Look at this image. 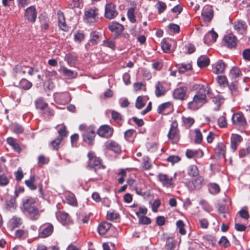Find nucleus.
<instances>
[{"instance_id":"obj_31","label":"nucleus","mask_w":250,"mask_h":250,"mask_svg":"<svg viewBox=\"0 0 250 250\" xmlns=\"http://www.w3.org/2000/svg\"><path fill=\"white\" fill-rule=\"evenodd\" d=\"M111 114V118L114 121L120 126L122 125L123 123V119L122 115L115 110H112Z\"/></svg>"},{"instance_id":"obj_62","label":"nucleus","mask_w":250,"mask_h":250,"mask_svg":"<svg viewBox=\"0 0 250 250\" xmlns=\"http://www.w3.org/2000/svg\"><path fill=\"white\" fill-rule=\"evenodd\" d=\"M230 73L235 78H238L242 75L241 70L237 67H233L231 69Z\"/></svg>"},{"instance_id":"obj_48","label":"nucleus","mask_w":250,"mask_h":250,"mask_svg":"<svg viewBox=\"0 0 250 250\" xmlns=\"http://www.w3.org/2000/svg\"><path fill=\"white\" fill-rule=\"evenodd\" d=\"M177 228L179 229V232L181 235H185L186 234V230L185 229V225L184 222L179 220L176 222Z\"/></svg>"},{"instance_id":"obj_51","label":"nucleus","mask_w":250,"mask_h":250,"mask_svg":"<svg viewBox=\"0 0 250 250\" xmlns=\"http://www.w3.org/2000/svg\"><path fill=\"white\" fill-rule=\"evenodd\" d=\"M119 217V214L115 211H109L106 214V218L109 220L113 221L117 219Z\"/></svg>"},{"instance_id":"obj_40","label":"nucleus","mask_w":250,"mask_h":250,"mask_svg":"<svg viewBox=\"0 0 250 250\" xmlns=\"http://www.w3.org/2000/svg\"><path fill=\"white\" fill-rule=\"evenodd\" d=\"M43 75L45 77L46 81H50L56 78L57 75V72L55 70L49 71L45 70L43 71Z\"/></svg>"},{"instance_id":"obj_33","label":"nucleus","mask_w":250,"mask_h":250,"mask_svg":"<svg viewBox=\"0 0 250 250\" xmlns=\"http://www.w3.org/2000/svg\"><path fill=\"white\" fill-rule=\"evenodd\" d=\"M101 45L110 48L112 50H115L116 49V43L114 40L105 38L103 40Z\"/></svg>"},{"instance_id":"obj_56","label":"nucleus","mask_w":250,"mask_h":250,"mask_svg":"<svg viewBox=\"0 0 250 250\" xmlns=\"http://www.w3.org/2000/svg\"><path fill=\"white\" fill-rule=\"evenodd\" d=\"M182 121L184 123L185 125L187 127H190L194 123V119L193 118L191 117H182Z\"/></svg>"},{"instance_id":"obj_15","label":"nucleus","mask_w":250,"mask_h":250,"mask_svg":"<svg viewBox=\"0 0 250 250\" xmlns=\"http://www.w3.org/2000/svg\"><path fill=\"white\" fill-rule=\"evenodd\" d=\"M37 12L34 6H30L25 9L24 17L28 21L34 23L37 18Z\"/></svg>"},{"instance_id":"obj_5","label":"nucleus","mask_w":250,"mask_h":250,"mask_svg":"<svg viewBox=\"0 0 250 250\" xmlns=\"http://www.w3.org/2000/svg\"><path fill=\"white\" fill-rule=\"evenodd\" d=\"M102 33L95 30L90 33V39L85 44L86 50H92L97 48V44L100 42L102 39Z\"/></svg>"},{"instance_id":"obj_1","label":"nucleus","mask_w":250,"mask_h":250,"mask_svg":"<svg viewBox=\"0 0 250 250\" xmlns=\"http://www.w3.org/2000/svg\"><path fill=\"white\" fill-rule=\"evenodd\" d=\"M211 93L210 87L208 85L199 84L198 90L193 98V100L188 104V107L191 110L196 111L207 103V94Z\"/></svg>"},{"instance_id":"obj_49","label":"nucleus","mask_w":250,"mask_h":250,"mask_svg":"<svg viewBox=\"0 0 250 250\" xmlns=\"http://www.w3.org/2000/svg\"><path fill=\"white\" fill-rule=\"evenodd\" d=\"M188 174L192 177H196L199 174L198 169L196 166L191 165L189 167Z\"/></svg>"},{"instance_id":"obj_30","label":"nucleus","mask_w":250,"mask_h":250,"mask_svg":"<svg viewBox=\"0 0 250 250\" xmlns=\"http://www.w3.org/2000/svg\"><path fill=\"white\" fill-rule=\"evenodd\" d=\"M56 217L62 225H65L67 224V220L69 217V214L64 212L58 211L56 213Z\"/></svg>"},{"instance_id":"obj_50","label":"nucleus","mask_w":250,"mask_h":250,"mask_svg":"<svg viewBox=\"0 0 250 250\" xmlns=\"http://www.w3.org/2000/svg\"><path fill=\"white\" fill-rule=\"evenodd\" d=\"M192 68V65L190 63H181L179 65L178 70L180 73H183Z\"/></svg>"},{"instance_id":"obj_52","label":"nucleus","mask_w":250,"mask_h":250,"mask_svg":"<svg viewBox=\"0 0 250 250\" xmlns=\"http://www.w3.org/2000/svg\"><path fill=\"white\" fill-rule=\"evenodd\" d=\"M156 6L158 9V13L159 14L162 13L167 7L166 3L162 1H158L156 4Z\"/></svg>"},{"instance_id":"obj_57","label":"nucleus","mask_w":250,"mask_h":250,"mask_svg":"<svg viewBox=\"0 0 250 250\" xmlns=\"http://www.w3.org/2000/svg\"><path fill=\"white\" fill-rule=\"evenodd\" d=\"M7 143L15 151L19 153L21 151V146L17 142H7Z\"/></svg>"},{"instance_id":"obj_6","label":"nucleus","mask_w":250,"mask_h":250,"mask_svg":"<svg viewBox=\"0 0 250 250\" xmlns=\"http://www.w3.org/2000/svg\"><path fill=\"white\" fill-rule=\"evenodd\" d=\"M231 121L235 128H245L247 126L246 119L242 112L234 113L231 117Z\"/></svg>"},{"instance_id":"obj_29","label":"nucleus","mask_w":250,"mask_h":250,"mask_svg":"<svg viewBox=\"0 0 250 250\" xmlns=\"http://www.w3.org/2000/svg\"><path fill=\"white\" fill-rule=\"evenodd\" d=\"M209 63V59L207 56H201L197 60V64L201 68L207 67Z\"/></svg>"},{"instance_id":"obj_18","label":"nucleus","mask_w":250,"mask_h":250,"mask_svg":"<svg viewBox=\"0 0 250 250\" xmlns=\"http://www.w3.org/2000/svg\"><path fill=\"white\" fill-rule=\"evenodd\" d=\"M57 103L60 104H65L69 103L71 100L68 92L57 93L55 96Z\"/></svg>"},{"instance_id":"obj_26","label":"nucleus","mask_w":250,"mask_h":250,"mask_svg":"<svg viewBox=\"0 0 250 250\" xmlns=\"http://www.w3.org/2000/svg\"><path fill=\"white\" fill-rule=\"evenodd\" d=\"M58 14L59 15L58 26L60 29L63 31H67L68 30V28L65 22L64 16L62 13L61 14H60L58 12Z\"/></svg>"},{"instance_id":"obj_2","label":"nucleus","mask_w":250,"mask_h":250,"mask_svg":"<svg viewBox=\"0 0 250 250\" xmlns=\"http://www.w3.org/2000/svg\"><path fill=\"white\" fill-rule=\"evenodd\" d=\"M37 199L30 196H25L21 199V211L28 215L33 221L37 220L40 215L41 211L36 207Z\"/></svg>"},{"instance_id":"obj_55","label":"nucleus","mask_w":250,"mask_h":250,"mask_svg":"<svg viewBox=\"0 0 250 250\" xmlns=\"http://www.w3.org/2000/svg\"><path fill=\"white\" fill-rule=\"evenodd\" d=\"M66 200L68 203L69 205H71L73 206H77V200L74 194H69L66 196Z\"/></svg>"},{"instance_id":"obj_53","label":"nucleus","mask_w":250,"mask_h":250,"mask_svg":"<svg viewBox=\"0 0 250 250\" xmlns=\"http://www.w3.org/2000/svg\"><path fill=\"white\" fill-rule=\"evenodd\" d=\"M146 147L147 148V151L153 153L156 152L157 150V144L156 143H150L149 142H147L146 145Z\"/></svg>"},{"instance_id":"obj_45","label":"nucleus","mask_w":250,"mask_h":250,"mask_svg":"<svg viewBox=\"0 0 250 250\" xmlns=\"http://www.w3.org/2000/svg\"><path fill=\"white\" fill-rule=\"evenodd\" d=\"M134 11V8L131 7L128 10L127 12V18L129 21L132 23H134L136 21Z\"/></svg>"},{"instance_id":"obj_20","label":"nucleus","mask_w":250,"mask_h":250,"mask_svg":"<svg viewBox=\"0 0 250 250\" xmlns=\"http://www.w3.org/2000/svg\"><path fill=\"white\" fill-rule=\"evenodd\" d=\"M108 28L110 31L115 33L116 36L121 35L124 29V27L122 24L116 21H112L110 23Z\"/></svg>"},{"instance_id":"obj_38","label":"nucleus","mask_w":250,"mask_h":250,"mask_svg":"<svg viewBox=\"0 0 250 250\" xmlns=\"http://www.w3.org/2000/svg\"><path fill=\"white\" fill-rule=\"evenodd\" d=\"M195 137L194 141H202L203 137H205L207 130L203 129V131H201L199 129H195L194 130Z\"/></svg>"},{"instance_id":"obj_11","label":"nucleus","mask_w":250,"mask_h":250,"mask_svg":"<svg viewBox=\"0 0 250 250\" xmlns=\"http://www.w3.org/2000/svg\"><path fill=\"white\" fill-rule=\"evenodd\" d=\"M118 14L116 9L115 5L109 2L106 4L105 6L104 17L109 20L114 19Z\"/></svg>"},{"instance_id":"obj_23","label":"nucleus","mask_w":250,"mask_h":250,"mask_svg":"<svg viewBox=\"0 0 250 250\" xmlns=\"http://www.w3.org/2000/svg\"><path fill=\"white\" fill-rule=\"evenodd\" d=\"M247 25L246 22L242 20L235 21L234 29L239 34H243L246 32Z\"/></svg>"},{"instance_id":"obj_8","label":"nucleus","mask_w":250,"mask_h":250,"mask_svg":"<svg viewBox=\"0 0 250 250\" xmlns=\"http://www.w3.org/2000/svg\"><path fill=\"white\" fill-rule=\"evenodd\" d=\"M53 231L54 226L51 223H44L40 228L39 237L41 238H45L51 236Z\"/></svg>"},{"instance_id":"obj_39","label":"nucleus","mask_w":250,"mask_h":250,"mask_svg":"<svg viewBox=\"0 0 250 250\" xmlns=\"http://www.w3.org/2000/svg\"><path fill=\"white\" fill-rule=\"evenodd\" d=\"M161 48L164 53H169L171 52V44L166 39H163L161 41Z\"/></svg>"},{"instance_id":"obj_60","label":"nucleus","mask_w":250,"mask_h":250,"mask_svg":"<svg viewBox=\"0 0 250 250\" xmlns=\"http://www.w3.org/2000/svg\"><path fill=\"white\" fill-rule=\"evenodd\" d=\"M144 97L141 96H139L137 98L135 106L138 109L142 108L145 105V103L144 102Z\"/></svg>"},{"instance_id":"obj_28","label":"nucleus","mask_w":250,"mask_h":250,"mask_svg":"<svg viewBox=\"0 0 250 250\" xmlns=\"http://www.w3.org/2000/svg\"><path fill=\"white\" fill-rule=\"evenodd\" d=\"M36 177L35 175H32L29 179L24 181L25 185L31 190H35L37 188V186L35 184Z\"/></svg>"},{"instance_id":"obj_24","label":"nucleus","mask_w":250,"mask_h":250,"mask_svg":"<svg viewBox=\"0 0 250 250\" xmlns=\"http://www.w3.org/2000/svg\"><path fill=\"white\" fill-rule=\"evenodd\" d=\"M58 136L54 141H62L68 136L69 132L67 130L66 126L64 125H61V127L58 130Z\"/></svg>"},{"instance_id":"obj_54","label":"nucleus","mask_w":250,"mask_h":250,"mask_svg":"<svg viewBox=\"0 0 250 250\" xmlns=\"http://www.w3.org/2000/svg\"><path fill=\"white\" fill-rule=\"evenodd\" d=\"M9 183V179L5 174L0 175V186L5 187Z\"/></svg>"},{"instance_id":"obj_35","label":"nucleus","mask_w":250,"mask_h":250,"mask_svg":"<svg viewBox=\"0 0 250 250\" xmlns=\"http://www.w3.org/2000/svg\"><path fill=\"white\" fill-rule=\"evenodd\" d=\"M106 147L116 153L119 154L121 152V147L116 142H110L108 145L106 144Z\"/></svg>"},{"instance_id":"obj_14","label":"nucleus","mask_w":250,"mask_h":250,"mask_svg":"<svg viewBox=\"0 0 250 250\" xmlns=\"http://www.w3.org/2000/svg\"><path fill=\"white\" fill-rule=\"evenodd\" d=\"M167 136L170 140H174L175 141H179L180 140L179 131L178 129V124L176 120L171 123Z\"/></svg>"},{"instance_id":"obj_9","label":"nucleus","mask_w":250,"mask_h":250,"mask_svg":"<svg viewBox=\"0 0 250 250\" xmlns=\"http://www.w3.org/2000/svg\"><path fill=\"white\" fill-rule=\"evenodd\" d=\"M113 131L112 127L107 125H104L97 129V134L101 137L109 139L113 135Z\"/></svg>"},{"instance_id":"obj_58","label":"nucleus","mask_w":250,"mask_h":250,"mask_svg":"<svg viewBox=\"0 0 250 250\" xmlns=\"http://www.w3.org/2000/svg\"><path fill=\"white\" fill-rule=\"evenodd\" d=\"M49 159L43 155H41L39 156L38 159V164L39 166L47 164L49 163Z\"/></svg>"},{"instance_id":"obj_41","label":"nucleus","mask_w":250,"mask_h":250,"mask_svg":"<svg viewBox=\"0 0 250 250\" xmlns=\"http://www.w3.org/2000/svg\"><path fill=\"white\" fill-rule=\"evenodd\" d=\"M9 224L11 229H14L22 224V220L21 218L13 217L10 219Z\"/></svg>"},{"instance_id":"obj_3","label":"nucleus","mask_w":250,"mask_h":250,"mask_svg":"<svg viewBox=\"0 0 250 250\" xmlns=\"http://www.w3.org/2000/svg\"><path fill=\"white\" fill-rule=\"evenodd\" d=\"M34 103L36 109L39 111V113L42 117L46 118L53 117L54 115V110L50 108L43 97H38L35 101Z\"/></svg>"},{"instance_id":"obj_44","label":"nucleus","mask_w":250,"mask_h":250,"mask_svg":"<svg viewBox=\"0 0 250 250\" xmlns=\"http://www.w3.org/2000/svg\"><path fill=\"white\" fill-rule=\"evenodd\" d=\"M226 113H224L223 115L221 116L217 120L218 126L221 128H226L228 124L227 119L225 116Z\"/></svg>"},{"instance_id":"obj_36","label":"nucleus","mask_w":250,"mask_h":250,"mask_svg":"<svg viewBox=\"0 0 250 250\" xmlns=\"http://www.w3.org/2000/svg\"><path fill=\"white\" fill-rule=\"evenodd\" d=\"M85 37L83 31L81 30H78L74 34V41L79 43H81L84 40Z\"/></svg>"},{"instance_id":"obj_16","label":"nucleus","mask_w":250,"mask_h":250,"mask_svg":"<svg viewBox=\"0 0 250 250\" xmlns=\"http://www.w3.org/2000/svg\"><path fill=\"white\" fill-rule=\"evenodd\" d=\"M96 127L91 125L82 134L83 141H93L96 134Z\"/></svg>"},{"instance_id":"obj_27","label":"nucleus","mask_w":250,"mask_h":250,"mask_svg":"<svg viewBox=\"0 0 250 250\" xmlns=\"http://www.w3.org/2000/svg\"><path fill=\"white\" fill-rule=\"evenodd\" d=\"M9 127L11 131L17 134H22L24 130L22 125L17 123H12Z\"/></svg>"},{"instance_id":"obj_46","label":"nucleus","mask_w":250,"mask_h":250,"mask_svg":"<svg viewBox=\"0 0 250 250\" xmlns=\"http://www.w3.org/2000/svg\"><path fill=\"white\" fill-rule=\"evenodd\" d=\"M216 81L221 86L225 87V85H228L229 83L226 76H218L216 78Z\"/></svg>"},{"instance_id":"obj_12","label":"nucleus","mask_w":250,"mask_h":250,"mask_svg":"<svg viewBox=\"0 0 250 250\" xmlns=\"http://www.w3.org/2000/svg\"><path fill=\"white\" fill-rule=\"evenodd\" d=\"M157 178L163 187L167 188H173L174 187L173 177H170L165 174L159 173L157 175Z\"/></svg>"},{"instance_id":"obj_37","label":"nucleus","mask_w":250,"mask_h":250,"mask_svg":"<svg viewBox=\"0 0 250 250\" xmlns=\"http://www.w3.org/2000/svg\"><path fill=\"white\" fill-rule=\"evenodd\" d=\"M226 145L224 142L218 143L215 148V151L219 155H222L225 157L226 153Z\"/></svg>"},{"instance_id":"obj_47","label":"nucleus","mask_w":250,"mask_h":250,"mask_svg":"<svg viewBox=\"0 0 250 250\" xmlns=\"http://www.w3.org/2000/svg\"><path fill=\"white\" fill-rule=\"evenodd\" d=\"M83 0H72L68 4V7L70 9L79 8L83 5Z\"/></svg>"},{"instance_id":"obj_17","label":"nucleus","mask_w":250,"mask_h":250,"mask_svg":"<svg viewBox=\"0 0 250 250\" xmlns=\"http://www.w3.org/2000/svg\"><path fill=\"white\" fill-rule=\"evenodd\" d=\"M214 11L208 5L205 6L202 11L201 15L205 22H210L213 17Z\"/></svg>"},{"instance_id":"obj_63","label":"nucleus","mask_w":250,"mask_h":250,"mask_svg":"<svg viewBox=\"0 0 250 250\" xmlns=\"http://www.w3.org/2000/svg\"><path fill=\"white\" fill-rule=\"evenodd\" d=\"M199 204L202 206L203 209L207 212H209L212 210L211 207L205 200H200Z\"/></svg>"},{"instance_id":"obj_32","label":"nucleus","mask_w":250,"mask_h":250,"mask_svg":"<svg viewBox=\"0 0 250 250\" xmlns=\"http://www.w3.org/2000/svg\"><path fill=\"white\" fill-rule=\"evenodd\" d=\"M61 70L63 75L69 79H74L77 76V73L76 71L68 69L65 66L62 67Z\"/></svg>"},{"instance_id":"obj_59","label":"nucleus","mask_w":250,"mask_h":250,"mask_svg":"<svg viewBox=\"0 0 250 250\" xmlns=\"http://www.w3.org/2000/svg\"><path fill=\"white\" fill-rule=\"evenodd\" d=\"M229 88L231 91V94L233 96H236L239 94L237 85L234 83H231L229 85Z\"/></svg>"},{"instance_id":"obj_61","label":"nucleus","mask_w":250,"mask_h":250,"mask_svg":"<svg viewBox=\"0 0 250 250\" xmlns=\"http://www.w3.org/2000/svg\"><path fill=\"white\" fill-rule=\"evenodd\" d=\"M139 217V223L142 225H149L151 223L150 218L145 216L142 215Z\"/></svg>"},{"instance_id":"obj_25","label":"nucleus","mask_w":250,"mask_h":250,"mask_svg":"<svg viewBox=\"0 0 250 250\" xmlns=\"http://www.w3.org/2000/svg\"><path fill=\"white\" fill-rule=\"evenodd\" d=\"M97 229L100 235L105 234L110 229L111 230H115V228H111V224L106 222H103L100 223Z\"/></svg>"},{"instance_id":"obj_22","label":"nucleus","mask_w":250,"mask_h":250,"mask_svg":"<svg viewBox=\"0 0 250 250\" xmlns=\"http://www.w3.org/2000/svg\"><path fill=\"white\" fill-rule=\"evenodd\" d=\"M166 87L164 86L162 82L158 81L155 85V94L157 97H160L164 96L167 93Z\"/></svg>"},{"instance_id":"obj_21","label":"nucleus","mask_w":250,"mask_h":250,"mask_svg":"<svg viewBox=\"0 0 250 250\" xmlns=\"http://www.w3.org/2000/svg\"><path fill=\"white\" fill-rule=\"evenodd\" d=\"M227 64L222 60H219L217 62L212 65L213 72L215 74H218L224 72Z\"/></svg>"},{"instance_id":"obj_34","label":"nucleus","mask_w":250,"mask_h":250,"mask_svg":"<svg viewBox=\"0 0 250 250\" xmlns=\"http://www.w3.org/2000/svg\"><path fill=\"white\" fill-rule=\"evenodd\" d=\"M32 85L31 82L25 78L22 79L19 83V87L24 90L29 89L32 86Z\"/></svg>"},{"instance_id":"obj_42","label":"nucleus","mask_w":250,"mask_h":250,"mask_svg":"<svg viewBox=\"0 0 250 250\" xmlns=\"http://www.w3.org/2000/svg\"><path fill=\"white\" fill-rule=\"evenodd\" d=\"M171 105V103L170 102H166L159 105L158 107L157 111L160 114H164L167 109L170 108Z\"/></svg>"},{"instance_id":"obj_4","label":"nucleus","mask_w":250,"mask_h":250,"mask_svg":"<svg viewBox=\"0 0 250 250\" xmlns=\"http://www.w3.org/2000/svg\"><path fill=\"white\" fill-rule=\"evenodd\" d=\"M87 157L88 161L86 167L89 170H94L96 172L98 169L105 168V167L102 164V159L100 157H96L93 151L88 153Z\"/></svg>"},{"instance_id":"obj_10","label":"nucleus","mask_w":250,"mask_h":250,"mask_svg":"<svg viewBox=\"0 0 250 250\" xmlns=\"http://www.w3.org/2000/svg\"><path fill=\"white\" fill-rule=\"evenodd\" d=\"M224 45L228 48L235 49L238 43L237 38L232 34L229 33L225 35L223 38Z\"/></svg>"},{"instance_id":"obj_7","label":"nucleus","mask_w":250,"mask_h":250,"mask_svg":"<svg viewBox=\"0 0 250 250\" xmlns=\"http://www.w3.org/2000/svg\"><path fill=\"white\" fill-rule=\"evenodd\" d=\"M99 9L96 7H92L85 10L83 20L87 22L92 23L97 21L98 19Z\"/></svg>"},{"instance_id":"obj_43","label":"nucleus","mask_w":250,"mask_h":250,"mask_svg":"<svg viewBox=\"0 0 250 250\" xmlns=\"http://www.w3.org/2000/svg\"><path fill=\"white\" fill-rule=\"evenodd\" d=\"M65 60L69 64H74L77 61V57L75 55L69 53L66 55Z\"/></svg>"},{"instance_id":"obj_19","label":"nucleus","mask_w":250,"mask_h":250,"mask_svg":"<svg viewBox=\"0 0 250 250\" xmlns=\"http://www.w3.org/2000/svg\"><path fill=\"white\" fill-rule=\"evenodd\" d=\"M218 36L217 33L212 29L205 35L203 39L204 42L209 45L216 41Z\"/></svg>"},{"instance_id":"obj_13","label":"nucleus","mask_w":250,"mask_h":250,"mask_svg":"<svg viewBox=\"0 0 250 250\" xmlns=\"http://www.w3.org/2000/svg\"><path fill=\"white\" fill-rule=\"evenodd\" d=\"M188 87L185 85L179 86L175 88L173 92V97L175 99L185 100L187 99Z\"/></svg>"},{"instance_id":"obj_64","label":"nucleus","mask_w":250,"mask_h":250,"mask_svg":"<svg viewBox=\"0 0 250 250\" xmlns=\"http://www.w3.org/2000/svg\"><path fill=\"white\" fill-rule=\"evenodd\" d=\"M219 244L224 248H228L230 246V243L227 238L225 236H222L219 241Z\"/></svg>"}]
</instances>
